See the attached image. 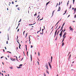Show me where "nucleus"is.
<instances>
[{"label": "nucleus", "mask_w": 76, "mask_h": 76, "mask_svg": "<svg viewBox=\"0 0 76 76\" xmlns=\"http://www.w3.org/2000/svg\"><path fill=\"white\" fill-rule=\"evenodd\" d=\"M35 23L33 24H30V25H34Z\"/></svg>", "instance_id": "35"}, {"label": "nucleus", "mask_w": 76, "mask_h": 76, "mask_svg": "<svg viewBox=\"0 0 76 76\" xmlns=\"http://www.w3.org/2000/svg\"><path fill=\"white\" fill-rule=\"evenodd\" d=\"M48 63L49 66L50 67V69H51V64H50V63L49 62H48Z\"/></svg>", "instance_id": "4"}, {"label": "nucleus", "mask_w": 76, "mask_h": 76, "mask_svg": "<svg viewBox=\"0 0 76 76\" xmlns=\"http://www.w3.org/2000/svg\"><path fill=\"white\" fill-rule=\"evenodd\" d=\"M50 1H49L48 2H47V3H46V6H47V5H48V4H49V3H50Z\"/></svg>", "instance_id": "11"}, {"label": "nucleus", "mask_w": 76, "mask_h": 76, "mask_svg": "<svg viewBox=\"0 0 76 76\" xmlns=\"http://www.w3.org/2000/svg\"><path fill=\"white\" fill-rule=\"evenodd\" d=\"M15 57H16V60H18V57H17V56H15Z\"/></svg>", "instance_id": "33"}, {"label": "nucleus", "mask_w": 76, "mask_h": 76, "mask_svg": "<svg viewBox=\"0 0 76 76\" xmlns=\"http://www.w3.org/2000/svg\"><path fill=\"white\" fill-rule=\"evenodd\" d=\"M44 76H46V74H45V73H44Z\"/></svg>", "instance_id": "29"}, {"label": "nucleus", "mask_w": 76, "mask_h": 76, "mask_svg": "<svg viewBox=\"0 0 76 76\" xmlns=\"http://www.w3.org/2000/svg\"><path fill=\"white\" fill-rule=\"evenodd\" d=\"M66 31V29H64L63 31V32H64V31Z\"/></svg>", "instance_id": "36"}, {"label": "nucleus", "mask_w": 76, "mask_h": 76, "mask_svg": "<svg viewBox=\"0 0 76 76\" xmlns=\"http://www.w3.org/2000/svg\"><path fill=\"white\" fill-rule=\"evenodd\" d=\"M17 42H18V44H20V43H19V42L18 41V38H17Z\"/></svg>", "instance_id": "23"}, {"label": "nucleus", "mask_w": 76, "mask_h": 76, "mask_svg": "<svg viewBox=\"0 0 76 76\" xmlns=\"http://www.w3.org/2000/svg\"><path fill=\"white\" fill-rule=\"evenodd\" d=\"M70 57H71V54H70L69 58H68V60L69 61V59H70Z\"/></svg>", "instance_id": "17"}, {"label": "nucleus", "mask_w": 76, "mask_h": 76, "mask_svg": "<svg viewBox=\"0 0 76 76\" xmlns=\"http://www.w3.org/2000/svg\"><path fill=\"white\" fill-rule=\"evenodd\" d=\"M19 49H21L20 47L19 46Z\"/></svg>", "instance_id": "63"}, {"label": "nucleus", "mask_w": 76, "mask_h": 76, "mask_svg": "<svg viewBox=\"0 0 76 76\" xmlns=\"http://www.w3.org/2000/svg\"><path fill=\"white\" fill-rule=\"evenodd\" d=\"M4 48H5V50H6L7 49V48H6V47H5Z\"/></svg>", "instance_id": "62"}, {"label": "nucleus", "mask_w": 76, "mask_h": 76, "mask_svg": "<svg viewBox=\"0 0 76 76\" xmlns=\"http://www.w3.org/2000/svg\"><path fill=\"white\" fill-rule=\"evenodd\" d=\"M5 58H6V60H7V58L5 57Z\"/></svg>", "instance_id": "59"}, {"label": "nucleus", "mask_w": 76, "mask_h": 76, "mask_svg": "<svg viewBox=\"0 0 76 76\" xmlns=\"http://www.w3.org/2000/svg\"><path fill=\"white\" fill-rule=\"evenodd\" d=\"M64 41V38L63 39L62 41V43H63V42Z\"/></svg>", "instance_id": "18"}, {"label": "nucleus", "mask_w": 76, "mask_h": 76, "mask_svg": "<svg viewBox=\"0 0 76 76\" xmlns=\"http://www.w3.org/2000/svg\"><path fill=\"white\" fill-rule=\"evenodd\" d=\"M32 47H33V46H32V45H31V48H32Z\"/></svg>", "instance_id": "38"}, {"label": "nucleus", "mask_w": 76, "mask_h": 76, "mask_svg": "<svg viewBox=\"0 0 76 76\" xmlns=\"http://www.w3.org/2000/svg\"><path fill=\"white\" fill-rule=\"evenodd\" d=\"M31 61H32V55H31Z\"/></svg>", "instance_id": "9"}, {"label": "nucleus", "mask_w": 76, "mask_h": 76, "mask_svg": "<svg viewBox=\"0 0 76 76\" xmlns=\"http://www.w3.org/2000/svg\"><path fill=\"white\" fill-rule=\"evenodd\" d=\"M72 27L71 26H70V27H69V28L70 29L71 28H72Z\"/></svg>", "instance_id": "57"}, {"label": "nucleus", "mask_w": 76, "mask_h": 76, "mask_svg": "<svg viewBox=\"0 0 76 76\" xmlns=\"http://www.w3.org/2000/svg\"><path fill=\"white\" fill-rule=\"evenodd\" d=\"M18 10H20V8L18 7Z\"/></svg>", "instance_id": "14"}, {"label": "nucleus", "mask_w": 76, "mask_h": 76, "mask_svg": "<svg viewBox=\"0 0 76 76\" xmlns=\"http://www.w3.org/2000/svg\"><path fill=\"white\" fill-rule=\"evenodd\" d=\"M73 4H74V2H75V0H73Z\"/></svg>", "instance_id": "45"}, {"label": "nucleus", "mask_w": 76, "mask_h": 76, "mask_svg": "<svg viewBox=\"0 0 76 76\" xmlns=\"http://www.w3.org/2000/svg\"><path fill=\"white\" fill-rule=\"evenodd\" d=\"M59 33V31L58 32L57 34V35H58V33Z\"/></svg>", "instance_id": "34"}, {"label": "nucleus", "mask_w": 76, "mask_h": 76, "mask_svg": "<svg viewBox=\"0 0 76 76\" xmlns=\"http://www.w3.org/2000/svg\"><path fill=\"white\" fill-rule=\"evenodd\" d=\"M61 20V19L60 20H59L58 21V22L55 25V26H56V25H57V24H58V23H59V22H60V20Z\"/></svg>", "instance_id": "8"}, {"label": "nucleus", "mask_w": 76, "mask_h": 76, "mask_svg": "<svg viewBox=\"0 0 76 76\" xmlns=\"http://www.w3.org/2000/svg\"><path fill=\"white\" fill-rule=\"evenodd\" d=\"M18 5H16V7H18Z\"/></svg>", "instance_id": "58"}, {"label": "nucleus", "mask_w": 76, "mask_h": 76, "mask_svg": "<svg viewBox=\"0 0 76 76\" xmlns=\"http://www.w3.org/2000/svg\"><path fill=\"white\" fill-rule=\"evenodd\" d=\"M39 17V15L38 17H37V18H38Z\"/></svg>", "instance_id": "43"}, {"label": "nucleus", "mask_w": 76, "mask_h": 76, "mask_svg": "<svg viewBox=\"0 0 76 76\" xmlns=\"http://www.w3.org/2000/svg\"><path fill=\"white\" fill-rule=\"evenodd\" d=\"M6 43H7V44H8V41H7Z\"/></svg>", "instance_id": "37"}, {"label": "nucleus", "mask_w": 76, "mask_h": 76, "mask_svg": "<svg viewBox=\"0 0 76 76\" xmlns=\"http://www.w3.org/2000/svg\"><path fill=\"white\" fill-rule=\"evenodd\" d=\"M23 58H22L21 59V60L20 61H22V60H23Z\"/></svg>", "instance_id": "46"}, {"label": "nucleus", "mask_w": 76, "mask_h": 76, "mask_svg": "<svg viewBox=\"0 0 76 76\" xmlns=\"http://www.w3.org/2000/svg\"><path fill=\"white\" fill-rule=\"evenodd\" d=\"M12 58V60H12L13 61H16V59L15 58Z\"/></svg>", "instance_id": "7"}, {"label": "nucleus", "mask_w": 76, "mask_h": 76, "mask_svg": "<svg viewBox=\"0 0 76 76\" xmlns=\"http://www.w3.org/2000/svg\"><path fill=\"white\" fill-rule=\"evenodd\" d=\"M67 12V10H66L65 11V13H66Z\"/></svg>", "instance_id": "42"}, {"label": "nucleus", "mask_w": 76, "mask_h": 76, "mask_svg": "<svg viewBox=\"0 0 76 76\" xmlns=\"http://www.w3.org/2000/svg\"><path fill=\"white\" fill-rule=\"evenodd\" d=\"M69 7V9H70L71 8V7H72V5H70V7Z\"/></svg>", "instance_id": "26"}, {"label": "nucleus", "mask_w": 76, "mask_h": 76, "mask_svg": "<svg viewBox=\"0 0 76 76\" xmlns=\"http://www.w3.org/2000/svg\"><path fill=\"white\" fill-rule=\"evenodd\" d=\"M76 8H74V12L75 13H76Z\"/></svg>", "instance_id": "15"}, {"label": "nucleus", "mask_w": 76, "mask_h": 76, "mask_svg": "<svg viewBox=\"0 0 76 76\" xmlns=\"http://www.w3.org/2000/svg\"><path fill=\"white\" fill-rule=\"evenodd\" d=\"M63 30H62V31L61 32L60 34H59V35H60V36H61H61L62 35V33L63 32Z\"/></svg>", "instance_id": "2"}, {"label": "nucleus", "mask_w": 76, "mask_h": 76, "mask_svg": "<svg viewBox=\"0 0 76 76\" xmlns=\"http://www.w3.org/2000/svg\"><path fill=\"white\" fill-rule=\"evenodd\" d=\"M3 57H4V56H1V58H3Z\"/></svg>", "instance_id": "47"}, {"label": "nucleus", "mask_w": 76, "mask_h": 76, "mask_svg": "<svg viewBox=\"0 0 76 76\" xmlns=\"http://www.w3.org/2000/svg\"><path fill=\"white\" fill-rule=\"evenodd\" d=\"M61 10V8H60V7H59L58 10V12H59Z\"/></svg>", "instance_id": "5"}, {"label": "nucleus", "mask_w": 76, "mask_h": 76, "mask_svg": "<svg viewBox=\"0 0 76 76\" xmlns=\"http://www.w3.org/2000/svg\"><path fill=\"white\" fill-rule=\"evenodd\" d=\"M12 4H14V2L13 1H12Z\"/></svg>", "instance_id": "49"}, {"label": "nucleus", "mask_w": 76, "mask_h": 76, "mask_svg": "<svg viewBox=\"0 0 76 76\" xmlns=\"http://www.w3.org/2000/svg\"><path fill=\"white\" fill-rule=\"evenodd\" d=\"M70 30L71 31H73V29L72 28H71L70 29Z\"/></svg>", "instance_id": "27"}, {"label": "nucleus", "mask_w": 76, "mask_h": 76, "mask_svg": "<svg viewBox=\"0 0 76 76\" xmlns=\"http://www.w3.org/2000/svg\"><path fill=\"white\" fill-rule=\"evenodd\" d=\"M59 28H58L56 31L55 33V36H56V34H57V30H58V29H59Z\"/></svg>", "instance_id": "1"}, {"label": "nucleus", "mask_w": 76, "mask_h": 76, "mask_svg": "<svg viewBox=\"0 0 76 76\" xmlns=\"http://www.w3.org/2000/svg\"><path fill=\"white\" fill-rule=\"evenodd\" d=\"M46 73H48V72H48V70H47V69L46 70Z\"/></svg>", "instance_id": "21"}, {"label": "nucleus", "mask_w": 76, "mask_h": 76, "mask_svg": "<svg viewBox=\"0 0 76 76\" xmlns=\"http://www.w3.org/2000/svg\"><path fill=\"white\" fill-rule=\"evenodd\" d=\"M12 68H13L12 67H10V69H12Z\"/></svg>", "instance_id": "32"}, {"label": "nucleus", "mask_w": 76, "mask_h": 76, "mask_svg": "<svg viewBox=\"0 0 76 76\" xmlns=\"http://www.w3.org/2000/svg\"><path fill=\"white\" fill-rule=\"evenodd\" d=\"M19 47H21V45H20V44H19Z\"/></svg>", "instance_id": "40"}, {"label": "nucleus", "mask_w": 76, "mask_h": 76, "mask_svg": "<svg viewBox=\"0 0 76 76\" xmlns=\"http://www.w3.org/2000/svg\"><path fill=\"white\" fill-rule=\"evenodd\" d=\"M25 46H26V51H27V45H25Z\"/></svg>", "instance_id": "6"}, {"label": "nucleus", "mask_w": 76, "mask_h": 76, "mask_svg": "<svg viewBox=\"0 0 76 76\" xmlns=\"http://www.w3.org/2000/svg\"><path fill=\"white\" fill-rule=\"evenodd\" d=\"M43 19V17H42V19H40L39 20V21H41V20H42Z\"/></svg>", "instance_id": "31"}, {"label": "nucleus", "mask_w": 76, "mask_h": 76, "mask_svg": "<svg viewBox=\"0 0 76 76\" xmlns=\"http://www.w3.org/2000/svg\"><path fill=\"white\" fill-rule=\"evenodd\" d=\"M32 38V36H29V38Z\"/></svg>", "instance_id": "22"}, {"label": "nucleus", "mask_w": 76, "mask_h": 76, "mask_svg": "<svg viewBox=\"0 0 76 76\" xmlns=\"http://www.w3.org/2000/svg\"><path fill=\"white\" fill-rule=\"evenodd\" d=\"M54 12H55V11H53L52 13V16L54 15Z\"/></svg>", "instance_id": "20"}, {"label": "nucleus", "mask_w": 76, "mask_h": 76, "mask_svg": "<svg viewBox=\"0 0 76 76\" xmlns=\"http://www.w3.org/2000/svg\"><path fill=\"white\" fill-rule=\"evenodd\" d=\"M45 66H48V64H47V63L46 64Z\"/></svg>", "instance_id": "24"}, {"label": "nucleus", "mask_w": 76, "mask_h": 76, "mask_svg": "<svg viewBox=\"0 0 76 76\" xmlns=\"http://www.w3.org/2000/svg\"><path fill=\"white\" fill-rule=\"evenodd\" d=\"M38 55L39 56V55H40V53H39V52H38Z\"/></svg>", "instance_id": "30"}, {"label": "nucleus", "mask_w": 76, "mask_h": 76, "mask_svg": "<svg viewBox=\"0 0 76 76\" xmlns=\"http://www.w3.org/2000/svg\"><path fill=\"white\" fill-rule=\"evenodd\" d=\"M21 19L20 20L18 21V23H19V22H21Z\"/></svg>", "instance_id": "28"}, {"label": "nucleus", "mask_w": 76, "mask_h": 76, "mask_svg": "<svg viewBox=\"0 0 76 76\" xmlns=\"http://www.w3.org/2000/svg\"><path fill=\"white\" fill-rule=\"evenodd\" d=\"M37 63H38V65H39V62H38V61H37Z\"/></svg>", "instance_id": "39"}, {"label": "nucleus", "mask_w": 76, "mask_h": 76, "mask_svg": "<svg viewBox=\"0 0 76 76\" xmlns=\"http://www.w3.org/2000/svg\"><path fill=\"white\" fill-rule=\"evenodd\" d=\"M76 15H75V16H74V18H76Z\"/></svg>", "instance_id": "41"}, {"label": "nucleus", "mask_w": 76, "mask_h": 76, "mask_svg": "<svg viewBox=\"0 0 76 76\" xmlns=\"http://www.w3.org/2000/svg\"><path fill=\"white\" fill-rule=\"evenodd\" d=\"M17 68H18V69H20V68H22V67H20V66H19L18 67L17 66Z\"/></svg>", "instance_id": "16"}, {"label": "nucleus", "mask_w": 76, "mask_h": 76, "mask_svg": "<svg viewBox=\"0 0 76 76\" xmlns=\"http://www.w3.org/2000/svg\"><path fill=\"white\" fill-rule=\"evenodd\" d=\"M23 64H20L19 65V66H20V67H22V66Z\"/></svg>", "instance_id": "13"}, {"label": "nucleus", "mask_w": 76, "mask_h": 76, "mask_svg": "<svg viewBox=\"0 0 76 76\" xmlns=\"http://www.w3.org/2000/svg\"><path fill=\"white\" fill-rule=\"evenodd\" d=\"M62 47H63V45H64V43L62 42Z\"/></svg>", "instance_id": "10"}, {"label": "nucleus", "mask_w": 76, "mask_h": 76, "mask_svg": "<svg viewBox=\"0 0 76 76\" xmlns=\"http://www.w3.org/2000/svg\"><path fill=\"white\" fill-rule=\"evenodd\" d=\"M44 30V29H42V34H43V30Z\"/></svg>", "instance_id": "56"}, {"label": "nucleus", "mask_w": 76, "mask_h": 76, "mask_svg": "<svg viewBox=\"0 0 76 76\" xmlns=\"http://www.w3.org/2000/svg\"><path fill=\"white\" fill-rule=\"evenodd\" d=\"M1 75H2V76H4V75H3V73H1Z\"/></svg>", "instance_id": "53"}, {"label": "nucleus", "mask_w": 76, "mask_h": 76, "mask_svg": "<svg viewBox=\"0 0 76 76\" xmlns=\"http://www.w3.org/2000/svg\"><path fill=\"white\" fill-rule=\"evenodd\" d=\"M19 29H18V32H19Z\"/></svg>", "instance_id": "64"}, {"label": "nucleus", "mask_w": 76, "mask_h": 76, "mask_svg": "<svg viewBox=\"0 0 76 76\" xmlns=\"http://www.w3.org/2000/svg\"><path fill=\"white\" fill-rule=\"evenodd\" d=\"M45 66L47 68V69L48 70V66Z\"/></svg>", "instance_id": "12"}, {"label": "nucleus", "mask_w": 76, "mask_h": 76, "mask_svg": "<svg viewBox=\"0 0 76 76\" xmlns=\"http://www.w3.org/2000/svg\"><path fill=\"white\" fill-rule=\"evenodd\" d=\"M60 2H59V5L60 6Z\"/></svg>", "instance_id": "50"}, {"label": "nucleus", "mask_w": 76, "mask_h": 76, "mask_svg": "<svg viewBox=\"0 0 76 76\" xmlns=\"http://www.w3.org/2000/svg\"><path fill=\"white\" fill-rule=\"evenodd\" d=\"M63 26H62L61 28V29H63Z\"/></svg>", "instance_id": "51"}, {"label": "nucleus", "mask_w": 76, "mask_h": 76, "mask_svg": "<svg viewBox=\"0 0 76 76\" xmlns=\"http://www.w3.org/2000/svg\"><path fill=\"white\" fill-rule=\"evenodd\" d=\"M68 4H69V2L67 3V6H68Z\"/></svg>", "instance_id": "60"}, {"label": "nucleus", "mask_w": 76, "mask_h": 76, "mask_svg": "<svg viewBox=\"0 0 76 76\" xmlns=\"http://www.w3.org/2000/svg\"><path fill=\"white\" fill-rule=\"evenodd\" d=\"M10 60H11L12 61H13V59H12V58H10Z\"/></svg>", "instance_id": "52"}, {"label": "nucleus", "mask_w": 76, "mask_h": 76, "mask_svg": "<svg viewBox=\"0 0 76 76\" xmlns=\"http://www.w3.org/2000/svg\"><path fill=\"white\" fill-rule=\"evenodd\" d=\"M2 50L3 51V52H4H4H5L4 51V49H3Z\"/></svg>", "instance_id": "48"}, {"label": "nucleus", "mask_w": 76, "mask_h": 76, "mask_svg": "<svg viewBox=\"0 0 76 76\" xmlns=\"http://www.w3.org/2000/svg\"><path fill=\"white\" fill-rule=\"evenodd\" d=\"M58 3H57V5L56 6V7H57V6H58Z\"/></svg>", "instance_id": "55"}, {"label": "nucleus", "mask_w": 76, "mask_h": 76, "mask_svg": "<svg viewBox=\"0 0 76 76\" xmlns=\"http://www.w3.org/2000/svg\"><path fill=\"white\" fill-rule=\"evenodd\" d=\"M70 53H71V52H69V54H68V56H69V54H70Z\"/></svg>", "instance_id": "44"}, {"label": "nucleus", "mask_w": 76, "mask_h": 76, "mask_svg": "<svg viewBox=\"0 0 76 76\" xmlns=\"http://www.w3.org/2000/svg\"><path fill=\"white\" fill-rule=\"evenodd\" d=\"M65 23H64V24L62 25V26H63L64 25Z\"/></svg>", "instance_id": "54"}, {"label": "nucleus", "mask_w": 76, "mask_h": 76, "mask_svg": "<svg viewBox=\"0 0 76 76\" xmlns=\"http://www.w3.org/2000/svg\"><path fill=\"white\" fill-rule=\"evenodd\" d=\"M29 42H30L29 43V44H31V39L29 38Z\"/></svg>", "instance_id": "25"}, {"label": "nucleus", "mask_w": 76, "mask_h": 76, "mask_svg": "<svg viewBox=\"0 0 76 76\" xmlns=\"http://www.w3.org/2000/svg\"><path fill=\"white\" fill-rule=\"evenodd\" d=\"M28 54V52L27 51V54Z\"/></svg>", "instance_id": "61"}, {"label": "nucleus", "mask_w": 76, "mask_h": 76, "mask_svg": "<svg viewBox=\"0 0 76 76\" xmlns=\"http://www.w3.org/2000/svg\"><path fill=\"white\" fill-rule=\"evenodd\" d=\"M66 32H65L64 34V35H63V37H64V38H65V35H66Z\"/></svg>", "instance_id": "3"}, {"label": "nucleus", "mask_w": 76, "mask_h": 76, "mask_svg": "<svg viewBox=\"0 0 76 76\" xmlns=\"http://www.w3.org/2000/svg\"><path fill=\"white\" fill-rule=\"evenodd\" d=\"M51 61H52L53 60V56H51Z\"/></svg>", "instance_id": "19"}]
</instances>
